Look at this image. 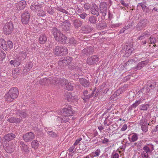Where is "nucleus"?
I'll return each mask as SVG.
<instances>
[{"mask_svg":"<svg viewBox=\"0 0 158 158\" xmlns=\"http://www.w3.org/2000/svg\"><path fill=\"white\" fill-rule=\"evenodd\" d=\"M88 20L90 23L94 24L97 23L98 19L96 17L92 15L89 17Z\"/></svg>","mask_w":158,"mask_h":158,"instance_id":"c756f323","label":"nucleus"},{"mask_svg":"<svg viewBox=\"0 0 158 158\" xmlns=\"http://www.w3.org/2000/svg\"><path fill=\"white\" fill-rule=\"evenodd\" d=\"M138 60L137 57H135L129 60L126 63V65H129L137 62Z\"/></svg>","mask_w":158,"mask_h":158,"instance_id":"2f4dec72","label":"nucleus"},{"mask_svg":"<svg viewBox=\"0 0 158 158\" xmlns=\"http://www.w3.org/2000/svg\"><path fill=\"white\" fill-rule=\"evenodd\" d=\"M69 43L70 44L75 45L77 43V41L73 38H72L69 39Z\"/></svg>","mask_w":158,"mask_h":158,"instance_id":"603ef678","label":"nucleus"},{"mask_svg":"<svg viewBox=\"0 0 158 158\" xmlns=\"http://www.w3.org/2000/svg\"><path fill=\"white\" fill-rule=\"evenodd\" d=\"M72 59V58L70 57H64L59 60L58 63L60 64H63L64 65H69L70 64Z\"/></svg>","mask_w":158,"mask_h":158,"instance_id":"dca6fc26","label":"nucleus"},{"mask_svg":"<svg viewBox=\"0 0 158 158\" xmlns=\"http://www.w3.org/2000/svg\"><path fill=\"white\" fill-rule=\"evenodd\" d=\"M94 52V48L91 47H88L85 48L82 50L81 54L82 55H86V56H88L92 54Z\"/></svg>","mask_w":158,"mask_h":158,"instance_id":"f3484780","label":"nucleus"},{"mask_svg":"<svg viewBox=\"0 0 158 158\" xmlns=\"http://www.w3.org/2000/svg\"><path fill=\"white\" fill-rule=\"evenodd\" d=\"M71 23L68 20H65L61 23L60 27V29L64 33H69V29L70 27Z\"/></svg>","mask_w":158,"mask_h":158,"instance_id":"6e6552de","label":"nucleus"},{"mask_svg":"<svg viewBox=\"0 0 158 158\" xmlns=\"http://www.w3.org/2000/svg\"><path fill=\"white\" fill-rule=\"evenodd\" d=\"M6 56L5 53H4L2 50H0V61H2Z\"/></svg>","mask_w":158,"mask_h":158,"instance_id":"a18cd8bd","label":"nucleus"},{"mask_svg":"<svg viewBox=\"0 0 158 158\" xmlns=\"http://www.w3.org/2000/svg\"><path fill=\"white\" fill-rule=\"evenodd\" d=\"M150 105L148 104H142L140 106V110H147Z\"/></svg>","mask_w":158,"mask_h":158,"instance_id":"58836bf2","label":"nucleus"},{"mask_svg":"<svg viewBox=\"0 0 158 158\" xmlns=\"http://www.w3.org/2000/svg\"><path fill=\"white\" fill-rule=\"evenodd\" d=\"M62 114L63 116H72L74 113L71 106H69L62 109Z\"/></svg>","mask_w":158,"mask_h":158,"instance_id":"ddd939ff","label":"nucleus"},{"mask_svg":"<svg viewBox=\"0 0 158 158\" xmlns=\"http://www.w3.org/2000/svg\"><path fill=\"white\" fill-rule=\"evenodd\" d=\"M52 33L55 40L61 44H66L68 42L67 38L56 28H53Z\"/></svg>","mask_w":158,"mask_h":158,"instance_id":"f03ea898","label":"nucleus"},{"mask_svg":"<svg viewBox=\"0 0 158 158\" xmlns=\"http://www.w3.org/2000/svg\"><path fill=\"white\" fill-rule=\"evenodd\" d=\"M80 16V17L82 19H85L86 17L87 16V15L85 13H80L79 14H78Z\"/></svg>","mask_w":158,"mask_h":158,"instance_id":"3c124183","label":"nucleus"},{"mask_svg":"<svg viewBox=\"0 0 158 158\" xmlns=\"http://www.w3.org/2000/svg\"><path fill=\"white\" fill-rule=\"evenodd\" d=\"M26 3L24 1H21L18 3L16 5V7L18 10L23 9L26 6Z\"/></svg>","mask_w":158,"mask_h":158,"instance_id":"393cba45","label":"nucleus"},{"mask_svg":"<svg viewBox=\"0 0 158 158\" xmlns=\"http://www.w3.org/2000/svg\"><path fill=\"white\" fill-rule=\"evenodd\" d=\"M23 138L26 142H30L34 139L35 135L31 132H27L23 135Z\"/></svg>","mask_w":158,"mask_h":158,"instance_id":"9b49d317","label":"nucleus"},{"mask_svg":"<svg viewBox=\"0 0 158 158\" xmlns=\"http://www.w3.org/2000/svg\"><path fill=\"white\" fill-rule=\"evenodd\" d=\"M31 9L32 10L34 11L41 12V5L40 4H39L37 3H33L31 6Z\"/></svg>","mask_w":158,"mask_h":158,"instance_id":"5701e85b","label":"nucleus"},{"mask_svg":"<svg viewBox=\"0 0 158 158\" xmlns=\"http://www.w3.org/2000/svg\"><path fill=\"white\" fill-rule=\"evenodd\" d=\"M73 24L75 29L80 27L83 23L82 21L80 19H75L73 20Z\"/></svg>","mask_w":158,"mask_h":158,"instance_id":"412c9836","label":"nucleus"},{"mask_svg":"<svg viewBox=\"0 0 158 158\" xmlns=\"http://www.w3.org/2000/svg\"><path fill=\"white\" fill-rule=\"evenodd\" d=\"M138 135L136 133H133L131 139V142H134L138 139Z\"/></svg>","mask_w":158,"mask_h":158,"instance_id":"79ce46f5","label":"nucleus"},{"mask_svg":"<svg viewBox=\"0 0 158 158\" xmlns=\"http://www.w3.org/2000/svg\"><path fill=\"white\" fill-rule=\"evenodd\" d=\"M32 148L35 149L37 148L39 146V142L37 140H34L31 143Z\"/></svg>","mask_w":158,"mask_h":158,"instance_id":"4c0bfd02","label":"nucleus"},{"mask_svg":"<svg viewBox=\"0 0 158 158\" xmlns=\"http://www.w3.org/2000/svg\"><path fill=\"white\" fill-rule=\"evenodd\" d=\"M68 151L69 152H73V153H74L76 151V149L75 147L73 146L69 148Z\"/></svg>","mask_w":158,"mask_h":158,"instance_id":"13d9d810","label":"nucleus"},{"mask_svg":"<svg viewBox=\"0 0 158 158\" xmlns=\"http://www.w3.org/2000/svg\"><path fill=\"white\" fill-rule=\"evenodd\" d=\"M90 12L92 14L98 16L99 15V8L98 6L96 5L93 6L91 9Z\"/></svg>","mask_w":158,"mask_h":158,"instance_id":"a878e982","label":"nucleus"},{"mask_svg":"<svg viewBox=\"0 0 158 158\" xmlns=\"http://www.w3.org/2000/svg\"><path fill=\"white\" fill-rule=\"evenodd\" d=\"M14 26L12 22H10L6 23L3 28V31L5 34L9 35L13 30Z\"/></svg>","mask_w":158,"mask_h":158,"instance_id":"423d86ee","label":"nucleus"},{"mask_svg":"<svg viewBox=\"0 0 158 158\" xmlns=\"http://www.w3.org/2000/svg\"><path fill=\"white\" fill-rule=\"evenodd\" d=\"M108 5L106 2H102L99 5L100 13L102 14V18L105 19L107 12Z\"/></svg>","mask_w":158,"mask_h":158,"instance_id":"0eeeda50","label":"nucleus"},{"mask_svg":"<svg viewBox=\"0 0 158 158\" xmlns=\"http://www.w3.org/2000/svg\"><path fill=\"white\" fill-rule=\"evenodd\" d=\"M48 82V80L46 78H44L43 79L39 81V83L42 85H45Z\"/></svg>","mask_w":158,"mask_h":158,"instance_id":"ea45409f","label":"nucleus"},{"mask_svg":"<svg viewBox=\"0 0 158 158\" xmlns=\"http://www.w3.org/2000/svg\"><path fill=\"white\" fill-rule=\"evenodd\" d=\"M125 48L126 49V51L125 53V56L126 57H128L130 55L133 51V48L132 45H126L125 47Z\"/></svg>","mask_w":158,"mask_h":158,"instance_id":"aec40b11","label":"nucleus"},{"mask_svg":"<svg viewBox=\"0 0 158 158\" xmlns=\"http://www.w3.org/2000/svg\"><path fill=\"white\" fill-rule=\"evenodd\" d=\"M99 60V58L98 56L97 55H94L87 58V63L89 65L96 64Z\"/></svg>","mask_w":158,"mask_h":158,"instance_id":"f8f14e48","label":"nucleus"},{"mask_svg":"<svg viewBox=\"0 0 158 158\" xmlns=\"http://www.w3.org/2000/svg\"><path fill=\"white\" fill-rule=\"evenodd\" d=\"M17 115H18L20 118L15 117H14L9 118L7 121L10 123H20L23 118H25L27 116V113L23 111H21L17 113Z\"/></svg>","mask_w":158,"mask_h":158,"instance_id":"20e7f679","label":"nucleus"},{"mask_svg":"<svg viewBox=\"0 0 158 158\" xmlns=\"http://www.w3.org/2000/svg\"><path fill=\"white\" fill-rule=\"evenodd\" d=\"M146 146H147L152 151L153 150H154V146L151 143H146Z\"/></svg>","mask_w":158,"mask_h":158,"instance_id":"6e6d98bb","label":"nucleus"},{"mask_svg":"<svg viewBox=\"0 0 158 158\" xmlns=\"http://www.w3.org/2000/svg\"><path fill=\"white\" fill-rule=\"evenodd\" d=\"M149 60H146L145 61H142L140 62L139 63L137 66L134 68V69H135L136 70H140L142 68L146 66L149 62Z\"/></svg>","mask_w":158,"mask_h":158,"instance_id":"b1692460","label":"nucleus"},{"mask_svg":"<svg viewBox=\"0 0 158 158\" xmlns=\"http://www.w3.org/2000/svg\"><path fill=\"white\" fill-rule=\"evenodd\" d=\"M19 95V91L18 88L16 87L12 88L10 89L8 92L7 93L5 98L6 101L11 102L16 98Z\"/></svg>","mask_w":158,"mask_h":158,"instance_id":"7ed1b4c3","label":"nucleus"},{"mask_svg":"<svg viewBox=\"0 0 158 158\" xmlns=\"http://www.w3.org/2000/svg\"><path fill=\"white\" fill-rule=\"evenodd\" d=\"M156 85V82L153 81H152L149 84H148L146 89V93L148 94L149 93L153 92Z\"/></svg>","mask_w":158,"mask_h":158,"instance_id":"a211bd4d","label":"nucleus"},{"mask_svg":"<svg viewBox=\"0 0 158 158\" xmlns=\"http://www.w3.org/2000/svg\"><path fill=\"white\" fill-rule=\"evenodd\" d=\"M54 84H58L65 87L66 90H72L73 89L74 84L69 82L68 81L65 79L59 78L57 77H52V80L50 79V81Z\"/></svg>","mask_w":158,"mask_h":158,"instance_id":"f257e3e1","label":"nucleus"},{"mask_svg":"<svg viewBox=\"0 0 158 158\" xmlns=\"http://www.w3.org/2000/svg\"><path fill=\"white\" fill-rule=\"evenodd\" d=\"M149 39L151 44H155L156 42V39L152 36L150 37Z\"/></svg>","mask_w":158,"mask_h":158,"instance_id":"5fc2aeb1","label":"nucleus"},{"mask_svg":"<svg viewBox=\"0 0 158 158\" xmlns=\"http://www.w3.org/2000/svg\"><path fill=\"white\" fill-rule=\"evenodd\" d=\"M111 156L112 158H119V156L118 153H113Z\"/></svg>","mask_w":158,"mask_h":158,"instance_id":"bf43d9fd","label":"nucleus"},{"mask_svg":"<svg viewBox=\"0 0 158 158\" xmlns=\"http://www.w3.org/2000/svg\"><path fill=\"white\" fill-rule=\"evenodd\" d=\"M141 155L143 158H148L149 157L148 153L143 152H142Z\"/></svg>","mask_w":158,"mask_h":158,"instance_id":"09e8293b","label":"nucleus"},{"mask_svg":"<svg viewBox=\"0 0 158 158\" xmlns=\"http://www.w3.org/2000/svg\"><path fill=\"white\" fill-rule=\"evenodd\" d=\"M82 139L80 137L79 138L77 139L76 141L75 142V143L74 144V145H77L78 144V143H79L82 140Z\"/></svg>","mask_w":158,"mask_h":158,"instance_id":"e2e57ef3","label":"nucleus"},{"mask_svg":"<svg viewBox=\"0 0 158 158\" xmlns=\"http://www.w3.org/2000/svg\"><path fill=\"white\" fill-rule=\"evenodd\" d=\"M14 60V66H19L20 64V63L17 60Z\"/></svg>","mask_w":158,"mask_h":158,"instance_id":"69168bd1","label":"nucleus"},{"mask_svg":"<svg viewBox=\"0 0 158 158\" xmlns=\"http://www.w3.org/2000/svg\"><path fill=\"white\" fill-rule=\"evenodd\" d=\"M58 135L57 133L53 131H50V137L52 138H55L57 137Z\"/></svg>","mask_w":158,"mask_h":158,"instance_id":"8fccbe9b","label":"nucleus"},{"mask_svg":"<svg viewBox=\"0 0 158 158\" xmlns=\"http://www.w3.org/2000/svg\"><path fill=\"white\" fill-rule=\"evenodd\" d=\"M7 47L8 46V48L11 49L12 48L13 46V44L12 42L10 40H8L7 42Z\"/></svg>","mask_w":158,"mask_h":158,"instance_id":"864d4df0","label":"nucleus"},{"mask_svg":"<svg viewBox=\"0 0 158 158\" xmlns=\"http://www.w3.org/2000/svg\"><path fill=\"white\" fill-rule=\"evenodd\" d=\"M0 47L4 50H6L7 46L4 39H0Z\"/></svg>","mask_w":158,"mask_h":158,"instance_id":"7c9ffc66","label":"nucleus"},{"mask_svg":"<svg viewBox=\"0 0 158 158\" xmlns=\"http://www.w3.org/2000/svg\"><path fill=\"white\" fill-rule=\"evenodd\" d=\"M66 97L69 102H72L75 99L74 97L73 96L71 93H68L66 94Z\"/></svg>","mask_w":158,"mask_h":158,"instance_id":"72a5a7b5","label":"nucleus"},{"mask_svg":"<svg viewBox=\"0 0 158 158\" xmlns=\"http://www.w3.org/2000/svg\"><path fill=\"white\" fill-rule=\"evenodd\" d=\"M41 12H38L37 15L40 16H43L45 15L44 12L43 10H41Z\"/></svg>","mask_w":158,"mask_h":158,"instance_id":"680f3d73","label":"nucleus"},{"mask_svg":"<svg viewBox=\"0 0 158 158\" xmlns=\"http://www.w3.org/2000/svg\"><path fill=\"white\" fill-rule=\"evenodd\" d=\"M141 100H136L135 103H133L131 106V107L132 108H135L136 106L141 103Z\"/></svg>","mask_w":158,"mask_h":158,"instance_id":"c03bdc74","label":"nucleus"},{"mask_svg":"<svg viewBox=\"0 0 158 158\" xmlns=\"http://www.w3.org/2000/svg\"><path fill=\"white\" fill-rule=\"evenodd\" d=\"M68 11V15H73L75 13V10L74 9L72 8H69L67 9Z\"/></svg>","mask_w":158,"mask_h":158,"instance_id":"a19ab883","label":"nucleus"},{"mask_svg":"<svg viewBox=\"0 0 158 158\" xmlns=\"http://www.w3.org/2000/svg\"><path fill=\"white\" fill-rule=\"evenodd\" d=\"M139 124L141 127V129L142 131L146 132L148 131V123L147 120L145 118H143L142 116V118L140 121Z\"/></svg>","mask_w":158,"mask_h":158,"instance_id":"4468645a","label":"nucleus"},{"mask_svg":"<svg viewBox=\"0 0 158 158\" xmlns=\"http://www.w3.org/2000/svg\"><path fill=\"white\" fill-rule=\"evenodd\" d=\"M16 136L13 133H10L6 135L4 137L6 143H8L9 141L13 140L15 137Z\"/></svg>","mask_w":158,"mask_h":158,"instance_id":"4be33fe9","label":"nucleus"},{"mask_svg":"<svg viewBox=\"0 0 158 158\" xmlns=\"http://www.w3.org/2000/svg\"><path fill=\"white\" fill-rule=\"evenodd\" d=\"M33 66V64L31 62H29L27 63L23 70V72L24 73H26L29 71Z\"/></svg>","mask_w":158,"mask_h":158,"instance_id":"bb28decb","label":"nucleus"},{"mask_svg":"<svg viewBox=\"0 0 158 158\" xmlns=\"http://www.w3.org/2000/svg\"><path fill=\"white\" fill-rule=\"evenodd\" d=\"M94 92L95 91L93 90L91 94H89L88 91L87 90H85L83 93V94L82 96V98L84 101L89 99L91 98H92L94 96Z\"/></svg>","mask_w":158,"mask_h":158,"instance_id":"6ab92c4d","label":"nucleus"},{"mask_svg":"<svg viewBox=\"0 0 158 158\" xmlns=\"http://www.w3.org/2000/svg\"><path fill=\"white\" fill-rule=\"evenodd\" d=\"M100 153V150L99 149H97L95 152H92L90 154V156L92 158H94V157H98L99 156Z\"/></svg>","mask_w":158,"mask_h":158,"instance_id":"f704fd0d","label":"nucleus"},{"mask_svg":"<svg viewBox=\"0 0 158 158\" xmlns=\"http://www.w3.org/2000/svg\"><path fill=\"white\" fill-rule=\"evenodd\" d=\"M82 29L84 33H88L91 32L93 29V28L92 27L88 25L84 26L82 27Z\"/></svg>","mask_w":158,"mask_h":158,"instance_id":"c85d7f7f","label":"nucleus"},{"mask_svg":"<svg viewBox=\"0 0 158 158\" xmlns=\"http://www.w3.org/2000/svg\"><path fill=\"white\" fill-rule=\"evenodd\" d=\"M67 116H64L63 118H60V121L61 123H64L69 122V118Z\"/></svg>","mask_w":158,"mask_h":158,"instance_id":"37998d69","label":"nucleus"},{"mask_svg":"<svg viewBox=\"0 0 158 158\" xmlns=\"http://www.w3.org/2000/svg\"><path fill=\"white\" fill-rule=\"evenodd\" d=\"M30 18L29 10L25 11L21 15V21L22 23L27 24L28 23Z\"/></svg>","mask_w":158,"mask_h":158,"instance_id":"9d476101","label":"nucleus"},{"mask_svg":"<svg viewBox=\"0 0 158 158\" xmlns=\"http://www.w3.org/2000/svg\"><path fill=\"white\" fill-rule=\"evenodd\" d=\"M84 8L85 9L88 10L90 8V5L88 3H85L84 5Z\"/></svg>","mask_w":158,"mask_h":158,"instance_id":"052dcab7","label":"nucleus"},{"mask_svg":"<svg viewBox=\"0 0 158 158\" xmlns=\"http://www.w3.org/2000/svg\"><path fill=\"white\" fill-rule=\"evenodd\" d=\"M107 27V25L106 23L100 24L97 26V28L99 29H103Z\"/></svg>","mask_w":158,"mask_h":158,"instance_id":"de8ad7c7","label":"nucleus"},{"mask_svg":"<svg viewBox=\"0 0 158 158\" xmlns=\"http://www.w3.org/2000/svg\"><path fill=\"white\" fill-rule=\"evenodd\" d=\"M141 6L142 7V10L145 13H149L150 11V10L151 9H149V8L147 7L146 6H145L143 3H141Z\"/></svg>","mask_w":158,"mask_h":158,"instance_id":"e433bc0d","label":"nucleus"},{"mask_svg":"<svg viewBox=\"0 0 158 158\" xmlns=\"http://www.w3.org/2000/svg\"><path fill=\"white\" fill-rule=\"evenodd\" d=\"M109 142H110V141L109 139L106 138H105L102 141V143L103 144H106Z\"/></svg>","mask_w":158,"mask_h":158,"instance_id":"774afa93","label":"nucleus"},{"mask_svg":"<svg viewBox=\"0 0 158 158\" xmlns=\"http://www.w3.org/2000/svg\"><path fill=\"white\" fill-rule=\"evenodd\" d=\"M54 53L57 56H63L66 55L68 53L67 48L62 46H57L54 49Z\"/></svg>","mask_w":158,"mask_h":158,"instance_id":"39448f33","label":"nucleus"},{"mask_svg":"<svg viewBox=\"0 0 158 158\" xmlns=\"http://www.w3.org/2000/svg\"><path fill=\"white\" fill-rule=\"evenodd\" d=\"M21 55L24 59H25L27 56L26 53L24 52H21Z\"/></svg>","mask_w":158,"mask_h":158,"instance_id":"338daca9","label":"nucleus"},{"mask_svg":"<svg viewBox=\"0 0 158 158\" xmlns=\"http://www.w3.org/2000/svg\"><path fill=\"white\" fill-rule=\"evenodd\" d=\"M148 22V20L146 19L140 20L136 26V29L138 31H141L146 27Z\"/></svg>","mask_w":158,"mask_h":158,"instance_id":"1a4fd4ad","label":"nucleus"},{"mask_svg":"<svg viewBox=\"0 0 158 158\" xmlns=\"http://www.w3.org/2000/svg\"><path fill=\"white\" fill-rule=\"evenodd\" d=\"M30 148L27 145H26L21 148V150L22 152H24V154H28L30 152Z\"/></svg>","mask_w":158,"mask_h":158,"instance_id":"473e14b6","label":"nucleus"},{"mask_svg":"<svg viewBox=\"0 0 158 158\" xmlns=\"http://www.w3.org/2000/svg\"><path fill=\"white\" fill-rule=\"evenodd\" d=\"M109 26L110 27L113 28H115L116 27H118L119 26V24H111V25H110V23L109 24H108Z\"/></svg>","mask_w":158,"mask_h":158,"instance_id":"0e129e2a","label":"nucleus"},{"mask_svg":"<svg viewBox=\"0 0 158 158\" xmlns=\"http://www.w3.org/2000/svg\"><path fill=\"white\" fill-rule=\"evenodd\" d=\"M150 35V34L149 32H145L142 34L141 35L142 37H143L144 38L145 37L148 36Z\"/></svg>","mask_w":158,"mask_h":158,"instance_id":"4d7b16f0","label":"nucleus"},{"mask_svg":"<svg viewBox=\"0 0 158 158\" xmlns=\"http://www.w3.org/2000/svg\"><path fill=\"white\" fill-rule=\"evenodd\" d=\"M4 146L6 152L8 153H11L14 151L15 145L12 143H6Z\"/></svg>","mask_w":158,"mask_h":158,"instance_id":"2eb2a0df","label":"nucleus"},{"mask_svg":"<svg viewBox=\"0 0 158 158\" xmlns=\"http://www.w3.org/2000/svg\"><path fill=\"white\" fill-rule=\"evenodd\" d=\"M79 81L80 83L85 87L88 86L89 84V81L84 78L79 79Z\"/></svg>","mask_w":158,"mask_h":158,"instance_id":"cd10ccee","label":"nucleus"},{"mask_svg":"<svg viewBox=\"0 0 158 158\" xmlns=\"http://www.w3.org/2000/svg\"><path fill=\"white\" fill-rule=\"evenodd\" d=\"M47 38L44 35H41L39 38V41L40 44H43L45 43L47 41Z\"/></svg>","mask_w":158,"mask_h":158,"instance_id":"c9c22d12","label":"nucleus"},{"mask_svg":"<svg viewBox=\"0 0 158 158\" xmlns=\"http://www.w3.org/2000/svg\"><path fill=\"white\" fill-rule=\"evenodd\" d=\"M143 152L149 153L151 152V150L147 146L145 145L143 148Z\"/></svg>","mask_w":158,"mask_h":158,"instance_id":"49530a36","label":"nucleus"}]
</instances>
